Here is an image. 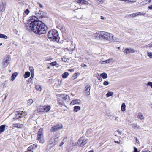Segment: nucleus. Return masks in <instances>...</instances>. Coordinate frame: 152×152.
I'll return each instance as SVG.
<instances>
[{"label":"nucleus","mask_w":152,"mask_h":152,"mask_svg":"<svg viewBox=\"0 0 152 152\" xmlns=\"http://www.w3.org/2000/svg\"><path fill=\"white\" fill-rule=\"evenodd\" d=\"M41 21L39 20L38 18L35 16L30 17L28 23L26 25L27 28L31 30L34 32H36Z\"/></svg>","instance_id":"1"},{"label":"nucleus","mask_w":152,"mask_h":152,"mask_svg":"<svg viewBox=\"0 0 152 152\" xmlns=\"http://www.w3.org/2000/svg\"><path fill=\"white\" fill-rule=\"evenodd\" d=\"M48 39L51 41L58 42L59 41L58 34L56 30L50 31L48 33Z\"/></svg>","instance_id":"2"},{"label":"nucleus","mask_w":152,"mask_h":152,"mask_svg":"<svg viewBox=\"0 0 152 152\" xmlns=\"http://www.w3.org/2000/svg\"><path fill=\"white\" fill-rule=\"evenodd\" d=\"M47 29V26L41 21L40 24H39L38 28L35 34L39 35L44 34L46 33Z\"/></svg>","instance_id":"3"},{"label":"nucleus","mask_w":152,"mask_h":152,"mask_svg":"<svg viewBox=\"0 0 152 152\" xmlns=\"http://www.w3.org/2000/svg\"><path fill=\"white\" fill-rule=\"evenodd\" d=\"M60 136V134L59 133H56L53 135L51 139L49 142V144L52 146H54L57 142Z\"/></svg>","instance_id":"4"},{"label":"nucleus","mask_w":152,"mask_h":152,"mask_svg":"<svg viewBox=\"0 0 152 152\" xmlns=\"http://www.w3.org/2000/svg\"><path fill=\"white\" fill-rule=\"evenodd\" d=\"M57 96L59 97L58 100V103L59 104H62L63 101L68 102L69 99V96L66 95L58 94Z\"/></svg>","instance_id":"5"},{"label":"nucleus","mask_w":152,"mask_h":152,"mask_svg":"<svg viewBox=\"0 0 152 152\" xmlns=\"http://www.w3.org/2000/svg\"><path fill=\"white\" fill-rule=\"evenodd\" d=\"M113 37V34L107 32L102 31V38L104 39L109 41H111Z\"/></svg>","instance_id":"6"},{"label":"nucleus","mask_w":152,"mask_h":152,"mask_svg":"<svg viewBox=\"0 0 152 152\" xmlns=\"http://www.w3.org/2000/svg\"><path fill=\"white\" fill-rule=\"evenodd\" d=\"M88 141V139L84 137H82L79 139L78 143L80 147H82L86 145Z\"/></svg>","instance_id":"7"},{"label":"nucleus","mask_w":152,"mask_h":152,"mask_svg":"<svg viewBox=\"0 0 152 152\" xmlns=\"http://www.w3.org/2000/svg\"><path fill=\"white\" fill-rule=\"evenodd\" d=\"M75 2L77 4H79V5L81 6L80 8L82 9L85 8L83 7V5L86 6L88 4V2L85 0H76Z\"/></svg>","instance_id":"8"},{"label":"nucleus","mask_w":152,"mask_h":152,"mask_svg":"<svg viewBox=\"0 0 152 152\" xmlns=\"http://www.w3.org/2000/svg\"><path fill=\"white\" fill-rule=\"evenodd\" d=\"M63 128V125L61 124H58L54 125L52 126L50 129L51 132L56 131L58 130L62 129Z\"/></svg>","instance_id":"9"},{"label":"nucleus","mask_w":152,"mask_h":152,"mask_svg":"<svg viewBox=\"0 0 152 152\" xmlns=\"http://www.w3.org/2000/svg\"><path fill=\"white\" fill-rule=\"evenodd\" d=\"M10 58L7 56L4 58L2 62V66L4 68L7 67L10 63Z\"/></svg>","instance_id":"10"},{"label":"nucleus","mask_w":152,"mask_h":152,"mask_svg":"<svg viewBox=\"0 0 152 152\" xmlns=\"http://www.w3.org/2000/svg\"><path fill=\"white\" fill-rule=\"evenodd\" d=\"M125 53L127 54L129 53H133L136 52V50L132 48H126L124 50Z\"/></svg>","instance_id":"11"},{"label":"nucleus","mask_w":152,"mask_h":152,"mask_svg":"<svg viewBox=\"0 0 152 152\" xmlns=\"http://www.w3.org/2000/svg\"><path fill=\"white\" fill-rule=\"evenodd\" d=\"M35 14L37 15L36 17H37V18L38 17L39 18H43V14L44 13L43 12L41 11H39V12L37 14V11L35 12Z\"/></svg>","instance_id":"12"},{"label":"nucleus","mask_w":152,"mask_h":152,"mask_svg":"<svg viewBox=\"0 0 152 152\" xmlns=\"http://www.w3.org/2000/svg\"><path fill=\"white\" fill-rule=\"evenodd\" d=\"M90 86L88 85L86 87V90L84 91V94L86 95H89L90 94Z\"/></svg>","instance_id":"13"},{"label":"nucleus","mask_w":152,"mask_h":152,"mask_svg":"<svg viewBox=\"0 0 152 152\" xmlns=\"http://www.w3.org/2000/svg\"><path fill=\"white\" fill-rule=\"evenodd\" d=\"M102 31H97L94 34V36L96 38H100V37L102 38Z\"/></svg>","instance_id":"14"},{"label":"nucleus","mask_w":152,"mask_h":152,"mask_svg":"<svg viewBox=\"0 0 152 152\" xmlns=\"http://www.w3.org/2000/svg\"><path fill=\"white\" fill-rule=\"evenodd\" d=\"M81 101L79 99H75L72 100L70 103L71 105H74L75 104H80Z\"/></svg>","instance_id":"15"},{"label":"nucleus","mask_w":152,"mask_h":152,"mask_svg":"<svg viewBox=\"0 0 152 152\" xmlns=\"http://www.w3.org/2000/svg\"><path fill=\"white\" fill-rule=\"evenodd\" d=\"M5 10V5L4 3H2L0 4V11L4 12Z\"/></svg>","instance_id":"16"},{"label":"nucleus","mask_w":152,"mask_h":152,"mask_svg":"<svg viewBox=\"0 0 152 152\" xmlns=\"http://www.w3.org/2000/svg\"><path fill=\"white\" fill-rule=\"evenodd\" d=\"M37 139L41 143H43L44 142V140L43 136H37Z\"/></svg>","instance_id":"17"},{"label":"nucleus","mask_w":152,"mask_h":152,"mask_svg":"<svg viewBox=\"0 0 152 152\" xmlns=\"http://www.w3.org/2000/svg\"><path fill=\"white\" fill-rule=\"evenodd\" d=\"M37 145H36L34 144L28 147L27 150L28 151H31L33 149L37 147Z\"/></svg>","instance_id":"18"},{"label":"nucleus","mask_w":152,"mask_h":152,"mask_svg":"<svg viewBox=\"0 0 152 152\" xmlns=\"http://www.w3.org/2000/svg\"><path fill=\"white\" fill-rule=\"evenodd\" d=\"M43 130L42 128L40 129L38 132L37 136H43Z\"/></svg>","instance_id":"19"},{"label":"nucleus","mask_w":152,"mask_h":152,"mask_svg":"<svg viewBox=\"0 0 152 152\" xmlns=\"http://www.w3.org/2000/svg\"><path fill=\"white\" fill-rule=\"evenodd\" d=\"M13 126L15 127H17L18 128H21L23 126L22 124L20 123H16L13 124Z\"/></svg>","instance_id":"20"},{"label":"nucleus","mask_w":152,"mask_h":152,"mask_svg":"<svg viewBox=\"0 0 152 152\" xmlns=\"http://www.w3.org/2000/svg\"><path fill=\"white\" fill-rule=\"evenodd\" d=\"M18 74L17 72H15L12 74V76L11 77V80L12 81H13L16 77L17 76Z\"/></svg>","instance_id":"21"},{"label":"nucleus","mask_w":152,"mask_h":152,"mask_svg":"<svg viewBox=\"0 0 152 152\" xmlns=\"http://www.w3.org/2000/svg\"><path fill=\"white\" fill-rule=\"evenodd\" d=\"M5 125H2L0 126V134L5 131Z\"/></svg>","instance_id":"22"},{"label":"nucleus","mask_w":152,"mask_h":152,"mask_svg":"<svg viewBox=\"0 0 152 152\" xmlns=\"http://www.w3.org/2000/svg\"><path fill=\"white\" fill-rule=\"evenodd\" d=\"M44 106H40L38 107L37 110L38 112H44Z\"/></svg>","instance_id":"23"},{"label":"nucleus","mask_w":152,"mask_h":152,"mask_svg":"<svg viewBox=\"0 0 152 152\" xmlns=\"http://www.w3.org/2000/svg\"><path fill=\"white\" fill-rule=\"evenodd\" d=\"M114 117L115 118V119L114 121V122L115 124H118L119 122V118L118 117L116 116H114Z\"/></svg>","instance_id":"24"},{"label":"nucleus","mask_w":152,"mask_h":152,"mask_svg":"<svg viewBox=\"0 0 152 152\" xmlns=\"http://www.w3.org/2000/svg\"><path fill=\"white\" fill-rule=\"evenodd\" d=\"M81 109L80 107L79 106H75L74 107L73 111L74 112H77Z\"/></svg>","instance_id":"25"},{"label":"nucleus","mask_w":152,"mask_h":152,"mask_svg":"<svg viewBox=\"0 0 152 152\" xmlns=\"http://www.w3.org/2000/svg\"><path fill=\"white\" fill-rule=\"evenodd\" d=\"M126 106L125 103H123L121 104V110L122 111H124L126 110Z\"/></svg>","instance_id":"26"},{"label":"nucleus","mask_w":152,"mask_h":152,"mask_svg":"<svg viewBox=\"0 0 152 152\" xmlns=\"http://www.w3.org/2000/svg\"><path fill=\"white\" fill-rule=\"evenodd\" d=\"M44 112L48 111L50 109V107L49 106H44Z\"/></svg>","instance_id":"27"},{"label":"nucleus","mask_w":152,"mask_h":152,"mask_svg":"<svg viewBox=\"0 0 152 152\" xmlns=\"http://www.w3.org/2000/svg\"><path fill=\"white\" fill-rule=\"evenodd\" d=\"M69 75V73L68 72H65L62 75V77L64 78H66Z\"/></svg>","instance_id":"28"},{"label":"nucleus","mask_w":152,"mask_h":152,"mask_svg":"<svg viewBox=\"0 0 152 152\" xmlns=\"http://www.w3.org/2000/svg\"><path fill=\"white\" fill-rule=\"evenodd\" d=\"M20 113L19 112L17 111L15 113V119H18V118H21L20 116Z\"/></svg>","instance_id":"29"},{"label":"nucleus","mask_w":152,"mask_h":152,"mask_svg":"<svg viewBox=\"0 0 152 152\" xmlns=\"http://www.w3.org/2000/svg\"><path fill=\"white\" fill-rule=\"evenodd\" d=\"M30 73L29 72H26L25 73V74L24 75V77L25 78H27L30 76Z\"/></svg>","instance_id":"30"},{"label":"nucleus","mask_w":152,"mask_h":152,"mask_svg":"<svg viewBox=\"0 0 152 152\" xmlns=\"http://www.w3.org/2000/svg\"><path fill=\"white\" fill-rule=\"evenodd\" d=\"M50 65L52 66H55L56 67H58L59 66L58 64L56 61L51 62L50 63Z\"/></svg>","instance_id":"31"},{"label":"nucleus","mask_w":152,"mask_h":152,"mask_svg":"<svg viewBox=\"0 0 152 152\" xmlns=\"http://www.w3.org/2000/svg\"><path fill=\"white\" fill-rule=\"evenodd\" d=\"M100 76L102 77L103 78L106 79L107 77V74L103 73L100 74Z\"/></svg>","instance_id":"32"},{"label":"nucleus","mask_w":152,"mask_h":152,"mask_svg":"<svg viewBox=\"0 0 152 152\" xmlns=\"http://www.w3.org/2000/svg\"><path fill=\"white\" fill-rule=\"evenodd\" d=\"M113 94V92L108 91V93L106 94V96L107 97L111 96Z\"/></svg>","instance_id":"33"},{"label":"nucleus","mask_w":152,"mask_h":152,"mask_svg":"<svg viewBox=\"0 0 152 152\" xmlns=\"http://www.w3.org/2000/svg\"><path fill=\"white\" fill-rule=\"evenodd\" d=\"M137 118L141 120H143L144 119V117L141 113H139L138 114Z\"/></svg>","instance_id":"34"},{"label":"nucleus","mask_w":152,"mask_h":152,"mask_svg":"<svg viewBox=\"0 0 152 152\" xmlns=\"http://www.w3.org/2000/svg\"><path fill=\"white\" fill-rule=\"evenodd\" d=\"M19 112L20 113V116L21 118L24 116L26 114V113L25 112L20 111Z\"/></svg>","instance_id":"35"},{"label":"nucleus","mask_w":152,"mask_h":152,"mask_svg":"<svg viewBox=\"0 0 152 152\" xmlns=\"http://www.w3.org/2000/svg\"><path fill=\"white\" fill-rule=\"evenodd\" d=\"M36 89L37 91H41L42 88L41 86L39 85H37L35 86Z\"/></svg>","instance_id":"36"},{"label":"nucleus","mask_w":152,"mask_h":152,"mask_svg":"<svg viewBox=\"0 0 152 152\" xmlns=\"http://www.w3.org/2000/svg\"><path fill=\"white\" fill-rule=\"evenodd\" d=\"M33 102V99H30L28 101L27 104L28 105H30Z\"/></svg>","instance_id":"37"},{"label":"nucleus","mask_w":152,"mask_h":152,"mask_svg":"<svg viewBox=\"0 0 152 152\" xmlns=\"http://www.w3.org/2000/svg\"><path fill=\"white\" fill-rule=\"evenodd\" d=\"M0 38H3L6 39L8 38V37L5 34L0 33Z\"/></svg>","instance_id":"38"},{"label":"nucleus","mask_w":152,"mask_h":152,"mask_svg":"<svg viewBox=\"0 0 152 152\" xmlns=\"http://www.w3.org/2000/svg\"><path fill=\"white\" fill-rule=\"evenodd\" d=\"M144 47L145 48H152V42H151L149 44L144 46Z\"/></svg>","instance_id":"39"},{"label":"nucleus","mask_w":152,"mask_h":152,"mask_svg":"<svg viewBox=\"0 0 152 152\" xmlns=\"http://www.w3.org/2000/svg\"><path fill=\"white\" fill-rule=\"evenodd\" d=\"M112 40H113L115 42H118L119 41V39L116 37H113Z\"/></svg>","instance_id":"40"},{"label":"nucleus","mask_w":152,"mask_h":152,"mask_svg":"<svg viewBox=\"0 0 152 152\" xmlns=\"http://www.w3.org/2000/svg\"><path fill=\"white\" fill-rule=\"evenodd\" d=\"M147 4L146 0L140 3L141 5H144Z\"/></svg>","instance_id":"41"},{"label":"nucleus","mask_w":152,"mask_h":152,"mask_svg":"<svg viewBox=\"0 0 152 152\" xmlns=\"http://www.w3.org/2000/svg\"><path fill=\"white\" fill-rule=\"evenodd\" d=\"M132 127L134 129H135L137 128H138V126L136 124L134 123L132 124Z\"/></svg>","instance_id":"42"},{"label":"nucleus","mask_w":152,"mask_h":152,"mask_svg":"<svg viewBox=\"0 0 152 152\" xmlns=\"http://www.w3.org/2000/svg\"><path fill=\"white\" fill-rule=\"evenodd\" d=\"M147 55L150 58H152V52H148Z\"/></svg>","instance_id":"43"},{"label":"nucleus","mask_w":152,"mask_h":152,"mask_svg":"<svg viewBox=\"0 0 152 152\" xmlns=\"http://www.w3.org/2000/svg\"><path fill=\"white\" fill-rule=\"evenodd\" d=\"M112 60H113V59L112 58L109 59L105 61H104L103 62H105V63H110V61Z\"/></svg>","instance_id":"44"},{"label":"nucleus","mask_w":152,"mask_h":152,"mask_svg":"<svg viewBox=\"0 0 152 152\" xmlns=\"http://www.w3.org/2000/svg\"><path fill=\"white\" fill-rule=\"evenodd\" d=\"M147 86H150L152 88V82H148L147 85Z\"/></svg>","instance_id":"45"},{"label":"nucleus","mask_w":152,"mask_h":152,"mask_svg":"<svg viewBox=\"0 0 152 152\" xmlns=\"http://www.w3.org/2000/svg\"><path fill=\"white\" fill-rule=\"evenodd\" d=\"M60 30L61 31L64 32L65 30V28L63 26H62L60 28Z\"/></svg>","instance_id":"46"},{"label":"nucleus","mask_w":152,"mask_h":152,"mask_svg":"<svg viewBox=\"0 0 152 152\" xmlns=\"http://www.w3.org/2000/svg\"><path fill=\"white\" fill-rule=\"evenodd\" d=\"M87 132L88 134H91L92 132V129H89L87 131Z\"/></svg>","instance_id":"47"},{"label":"nucleus","mask_w":152,"mask_h":152,"mask_svg":"<svg viewBox=\"0 0 152 152\" xmlns=\"http://www.w3.org/2000/svg\"><path fill=\"white\" fill-rule=\"evenodd\" d=\"M109 84V83L108 81H105L103 83V85L105 86H107Z\"/></svg>","instance_id":"48"},{"label":"nucleus","mask_w":152,"mask_h":152,"mask_svg":"<svg viewBox=\"0 0 152 152\" xmlns=\"http://www.w3.org/2000/svg\"><path fill=\"white\" fill-rule=\"evenodd\" d=\"M129 17H130V16L132 17H135V15L134 13H133L130 15H128V16Z\"/></svg>","instance_id":"49"},{"label":"nucleus","mask_w":152,"mask_h":152,"mask_svg":"<svg viewBox=\"0 0 152 152\" xmlns=\"http://www.w3.org/2000/svg\"><path fill=\"white\" fill-rule=\"evenodd\" d=\"M146 14V13H143V12H139L138 13V15H144Z\"/></svg>","instance_id":"50"},{"label":"nucleus","mask_w":152,"mask_h":152,"mask_svg":"<svg viewBox=\"0 0 152 152\" xmlns=\"http://www.w3.org/2000/svg\"><path fill=\"white\" fill-rule=\"evenodd\" d=\"M134 152H138L137 149L136 147H134Z\"/></svg>","instance_id":"51"},{"label":"nucleus","mask_w":152,"mask_h":152,"mask_svg":"<svg viewBox=\"0 0 152 152\" xmlns=\"http://www.w3.org/2000/svg\"><path fill=\"white\" fill-rule=\"evenodd\" d=\"M32 69H31L30 67V71L31 72V73H33L34 74V69H33V68L32 67Z\"/></svg>","instance_id":"52"},{"label":"nucleus","mask_w":152,"mask_h":152,"mask_svg":"<svg viewBox=\"0 0 152 152\" xmlns=\"http://www.w3.org/2000/svg\"><path fill=\"white\" fill-rule=\"evenodd\" d=\"M33 76H34V74L31 73V77H30V78L29 79V81H30V79L31 80V79L33 78Z\"/></svg>","instance_id":"53"},{"label":"nucleus","mask_w":152,"mask_h":152,"mask_svg":"<svg viewBox=\"0 0 152 152\" xmlns=\"http://www.w3.org/2000/svg\"><path fill=\"white\" fill-rule=\"evenodd\" d=\"M37 4H39V7L41 8H42L43 7V6L40 3H38Z\"/></svg>","instance_id":"54"},{"label":"nucleus","mask_w":152,"mask_h":152,"mask_svg":"<svg viewBox=\"0 0 152 152\" xmlns=\"http://www.w3.org/2000/svg\"><path fill=\"white\" fill-rule=\"evenodd\" d=\"M25 12L26 14L27 15H28L29 13V11L28 9H27L25 11Z\"/></svg>","instance_id":"55"},{"label":"nucleus","mask_w":152,"mask_h":152,"mask_svg":"<svg viewBox=\"0 0 152 152\" xmlns=\"http://www.w3.org/2000/svg\"><path fill=\"white\" fill-rule=\"evenodd\" d=\"M148 8L150 10H152V5L148 6Z\"/></svg>","instance_id":"56"},{"label":"nucleus","mask_w":152,"mask_h":152,"mask_svg":"<svg viewBox=\"0 0 152 152\" xmlns=\"http://www.w3.org/2000/svg\"><path fill=\"white\" fill-rule=\"evenodd\" d=\"M81 66L83 67H86L87 65H86L85 64H84L83 63V64H82Z\"/></svg>","instance_id":"57"},{"label":"nucleus","mask_w":152,"mask_h":152,"mask_svg":"<svg viewBox=\"0 0 152 152\" xmlns=\"http://www.w3.org/2000/svg\"><path fill=\"white\" fill-rule=\"evenodd\" d=\"M101 19L102 20H104L105 19H106V18L105 17H104L103 16H101Z\"/></svg>","instance_id":"58"},{"label":"nucleus","mask_w":152,"mask_h":152,"mask_svg":"<svg viewBox=\"0 0 152 152\" xmlns=\"http://www.w3.org/2000/svg\"><path fill=\"white\" fill-rule=\"evenodd\" d=\"M98 78L99 81H102V79L101 77H98Z\"/></svg>","instance_id":"59"},{"label":"nucleus","mask_w":152,"mask_h":152,"mask_svg":"<svg viewBox=\"0 0 152 152\" xmlns=\"http://www.w3.org/2000/svg\"><path fill=\"white\" fill-rule=\"evenodd\" d=\"M62 60L63 61H66V60H67V59L65 58H63L62 59Z\"/></svg>","instance_id":"60"},{"label":"nucleus","mask_w":152,"mask_h":152,"mask_svg":"<svg viewBox=\"0 0 152 152\" xmlns=\"http://www.w3.org/2000/svg\"><path fill=\"white\" fill-rule=\"evenodd\" d=\"M64 144V142L63 141L62 142L60 145V146H61Z\"/></svg>","instance_id":"61"},{"label":"nucleus","mask_w":152,"mask_h":152,"mask_svg":"<svg viewBox=\"0 0 152 152\" xmlns=\"http://www.w3.org/2000/svg\"><path fill=\"white\" fill-rule=\"evenodd\" d=\"M147 2V3H149L151 2V0H146Z\"/></svg>","instance_id":"62"},{"label":"nucleus","mask_w":152,"mask_h":152,"mask_svg":"<svg viewBox=\"0 0 152 152\" xmlns=\"http://www.w3.org/2000/svg\"><path fill=\"white\" fill-rule=\"evenodd\" d=\"M99 2H103L104 0H97Z\"/></svg>","instance_id":"63"},{"label":"nucleus","mask_w":152,"mask_h":152,"mask_svg":"<svg viewBox=\"0 0 152 152\" xmlns=\"http://www.w3.org/2000/svg\"><path fill=\"white\" fill-rule=\"evenodd\" d=\"M142 152H150V151H142Z\"/></svg>","instance_id":"64"}]
</instances>
